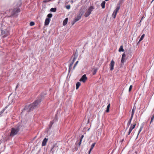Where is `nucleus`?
I'll return each instance as SVG.
<instances>
[{"label":"nucleus","mask_w":154,"mask_h":154,"mask_svg":"<svg viewBox=\"0 0 154 154\" xmlns=\"http://www.w3.org/2000/svg\"><path fill=\"white\" fill-rule=\"evenodd\" d=\"M45 95V93H42L38 99L34 101L32 103L29 105H26L23 109V111H26L27 112H29L32 110L36 108L41 102L42 99L44 98Z\"/></svg>","instance_id":"obj_1"},{"label":"nucleus","mask_w":154,"mask_h":154,"mask_svg":"<svg viewBox=\"0 0 154 154\" xmlns=\"http://www.w3.org/2000/svg\"><path fill=\"white\" fill-rule=\"evenodd\" d=\"M23 128L24 126L22 123H18L15 127L11 128L10 136L11 137L14 136L17 134L19 132L23 131Z\"/></svg>","instance_id":"obj_2"},{"label":"nucleus","mask_w":154,"mask_h":154,"mask_svg":"<svg viewBox=\"0 0 154 154\" xmlns=\"http://www.w3.org/2000/svg\"><path fill=\"white\" fill-rule=\"evenodd\" d=\"M20 5H19L17 4L13 9L10 10L9 14L10 17H17L18 13L20 11V10L19 8Z\"/></svg>","instance_id":"obj_3"},{"label":"nucleus","mask_w":154,"mask_h":154,"mask_svg":"<svg viewBox=\"0 0 154 154\" xmlns=\"http://www.w3.org/2000/svg\"><path fill=\"white\" fill-rule=\"evenodd\" d=\"M94 9V6H91L88 9V10L85 13L84 16L85 17H88L91 13L92 11Z\"/></svg>","instance_id":"obj_4"},{"label":"nucleus","mask_w":154,"mask_h":154,"mask_svg":"<svg viewBox=\"0 0 154 154\" xmlns=\"http://www.w3.org/2000/svg\"><path fill=\"white\" fill-rule=\"evenodd\" d=\"M9 34V31L7 29L2 30L1 35L2 36V37L4 38L7 37Z\"/></svg>","instance_id":"obj_5"},{"label":"nucleus","mask_w":154,"mask_h":154,"mask_svg":"<svg viewBox=\"0 0 154 154\" xmlns=\"http://www.w3.org/2000/svg\"><path fill=\"white\" fill-rule=\"evenodd\" d=\"M58 147V145L57 143L54 144L51 148L50 152L52 154H53L54 152Z\"/></svg>","instance_id":"obj_6"},{"label":"nucleus","mask_w":154,"mask_h":154,"mask_svg":"<svg viewBox=\"0 0 154 154\" xmlns=\"http://www.w3.org/2000/svg\"><path fill=\"white\" fill-rule=\"evenodd\" d=\"M81 18V17L77 14L74 20L72 22V25H73L76 22L80 20Z\"/></svg>","instance_id":"obj_7"},{"label":"nucleus","mask_w":154,"mask_h":154,"mask_svg":"<svg viewBox=\"0 0 154 154\" xmlns=\"http://www.w3.org/2000/svg\"><path fill=\"white\" fill-rule=\"evenodd\" d=\"M87 79V77L86 76V75L85 74H84L81 77L80 79L79 80V81L80 82H85L86 80Z\"/></svg>","instance_id":"obj_8"},{"label":"nucleus","mask_w":154,"mask_h":154,"mask_svg":"<svg viewBox=\"0 0 154 154\" xmlns=\"http://www.w3.org/2000/svg\"><path fill=\"white\" fill-rule=\"evenodd\" d=\"M115 64V62L113 60H112L110 63V70L111 71L112 70L114 69V66Z\"/></svg>","instance_id":"obj_9"},{"label":"nucleus","mask_w":154,"mask_h":154,"mask_svg":"<svg viewBox=\"0 0 154 154\" xmlns=\"http://www.w3.org/2000/svg\"><path fill=\"white\" fill-rule=\"evenodd\" d=\"M136 125V124L131 125V126L129 129L128 135H129L130 134L131 132L132 131V130L135 128Z\"/></svg>","instance_id":"obj_10"},{"label":"nucleus","mask_w":154,"mask_h":154,"mask_svg":"<svg viewBox=\"0 0 154 154\" xmlns=\"http://www.w3.org/2000/svg\"><path fill=\"white\" fill-rule=\"evenodd\" d=\"M85 11L83 9L81 8L79 12V13L77 14L82 17V16L84 14Z\"/></svg>","instance_id":"obj_11"},{"label":"nucleus","mask_w":154,"mask_h":154,"mask_svg":"<svg viewBox=\"0 0 154 154\" xmlns=\"http://www.w3.org/2000/svg\"><path fill=\"white\" fill-rule=\"evenodd\" d=\"M50 20V19L49 18H46V19L45 22V26H47L49 24Z\"/></svg>","instance_id":"obj_12"},{"label":"nucleus","mask_w":154,"mask_h":154,"mask_svg":"<svg viewBox=\"0 0 154 154\" xmlns=\"http://www.w3.org/2000/svg\"><path fill=\"white\" fill-rule=\"evenodd\" d=\"M47 138H45L44 139L42 142V146H44L46 144V143L48 141Z\"/></svg>","instance_id":"obj_13"},{"label":"nucleus","mask_w":154,"mask_h":154,"mask_svg":"<svg viewBox=\"0 0 154 154\" xmlns=\"http://www.w3.org/2000/svg\"><path fill=\"white\" fill-rule=\"evenodd\" d=\"M73 59L72 60V61H73V62H74L75 60H76V59H77V57H78V53H76V52H75V53L73 54Z\"/></svg>","instance_id":"obj_14"},{"label":"nucleus","mask_w":154,"mask_h":154,"mask_svg":"<svg viewBox=\"0 0 154 154\" xmlns=\"http://www.w3.org/2000/svg\"><path fill=\"white\" fill-rule=\"evenodd\" d=\"M120 3H119L117 4V6L116 7V9L115 11V12H116V13H117V12L119 10V9L120 8Z\"/></svg>","instance_id":"obj_15"},{"label":"nucleus","mask_w":154,"mask_h":154,"mask_svg":"<svg viewBox=\"0 0 154 154\" xmlns=\"http://www.w3.org/2000/svg\"><path fill=\"white\" fill-rule=\"evenodd\" d=\"M133 119V118L132 117H131L129 121L128 122L127 125V129L128 128L129 125L131 124V122L132 121V120Z\"/></svg>","instance_id":"obj_16"},{"label":"nucleus","mask_w":154,"mask_h":154,"mask_svg":"<svg viewBox=\"0 0 154 154\" xmlns=\"http://www.w3.org/2000/svg\"><path fill=\"white\" fill-rule=\"evenodd\" d=\"M74 62L72 61V62H71L69 64V71H68L69 72H70V69H71V68H72V66L73 63H74Z\"/></svg>","instance_id":"obj_17"},{"label":"nucleus","mask_w":154,"mask_h":154,"mask_svg":"<svg viewBox=\"0 0 154 154\" xmlns=\"http://www.w3.org/2000/svg\"><path fill=\"white\" fill-rule=\"evenodd\" d=\"M105 2L104 1H103L101 4V6L102 8H105Z\"/></svg>","instance_id":"obj_18"},{"label":"nucleus","mask_w":154,"mask_h":154,"mask_svg":"<svg viewBox=\"0 0 154 154\" xmlns=\"http://www.w3.org/2000/svg\"><path fill=\"white\" fill-rule=\"evenodd\" d=\"M68 19L67 18H66L63 21V25L64 26L66 25L67 24V23L68 22Z\"/></svg>","instance_id":"obj_19"},{"label":"nucleus","mask_w":154,"mask_h":154,"mask_svg":"<svg viewBox=\"0 0 154 154\" xmlns=\"http://www.w3.org/2000/svg\"><path fill=\"white\" fill-rule=\"evenodd\" d=\"M110 103H109L107 107H106V112H109V108L110 107Z\"/></svg>","instance_id":"obj_20"},{"label":"nucleus","mask_w":154,"mask_h":154,"mask_svg":"<svg viewBox=\"0 0 154 154\" xmlns=\"http://www.w3.org/2000/svg\"><path fill=\"white\" fill-rule=\"evenodd\" d=\"M119 52H123L124 51V50L123 48V46L122 45H121L119 50Z\"/></svg>","instance_id":"obj_21"},{"label":"nucleus","mask_w":154,"mask_h":154,"mask_svg":"<svg viewBox=\"0 0 154 154\" xmlns=\"http://www.w3.org/2000/svg\"><path fill=\"white\" fill-rule=\"evenodd\" d=\"M81 85V83L79 82H78L76 83V89H77Z\"/></svg>","instance_id":"obj_22"},{"label":"nucleus","mask_w":154,"mask_h":154,"mask_svg":"<svg viewBox=\"0 0 154 154\" xmlns=\"http://www.w3.org/2000/svg\"><path fill=\"white\" fill-rule=\"evenodd\" d=\"M135 109H134V107L132 110V111L131 116V117H132V118H133V116L134 115V113L135 112Z\"/></svg>","instance_id":"obj_23"},{"label":"nucleus","mask_w":154,"mask_h":154,"mask_svg":"<svg viewBox=\"0 0 154 154\" xmlns=\"http://www.w3.org/2000/svg\"><path fill=\"white\" fill-rule=\"evenodd\" d=\"M143 128V125H142L141 126H140V128L139 130V131L138 132V134H137V138H136V139H137L138 137V136L139 134H140V132L141 131H142V129Z\"/></svg>","instance_id":"obj_24"},{"label":"nucleus","mask_w":154,"mask_h":154,"mask_svg":"<svg viewBox=\"0 0 154 154\" xmlns=\"http://www.w3.org/2000/svg\"><path fill=\"white\" fill-rule=\"evenodd\" d=\"M8 106H6L0 112V115L2 113L4 112L5 109L8 108Z\"/></svg>","instance_id":"obj_25"},{"label":"nucleus","mask_w":154,"mask_h":154,"mask_svg":"<svg viewBox=\"0 0 154 154\" xmlns=\"http://www.w3.org/2000/svg\"><path fill=\"white\" fill-rule=\"evenodd\" d=\"M117 13L115 12V11H114L112 14V17L114 19L115 18Z\"/></svg>","instance_id":"obj_26"},{"label":"nucleus","mask_w":154,"mask_h":154,"mask_svg":"<svg viewBox=\"0 0 154 154\" xmlns=\"http://www.w3.org/2000/svg\"><path fill=\"white\" fill-rule=\"evenodd\" d=\"M144 36H145L144 34H143L141 35V37L140 38L139 40L138 43L140 42V41H141L143 39V38H144Z\"/></svg>","instance_id":"obj_27"},{"label":"nucleus","mask_w":154,"mask_h":154,"mask_svg":"<svg viewBox=\"0 0 154 154\" xmlns=\"http://www.w3.org/2000/svg\"><path fill=\"white\" fill-rule=\"evenodd\" d=\"M57 9L56 8H51L50 9V11L53 12H55L56 11Z\"/></svg>","instance_id":"obj_28"},{"label":"nucleus","mask_w":154,"mask_h":154,"mask_svg":"<svg viewBox=\"0 0 154 154\" xmlns=\"http://www.w3.org/2000/svg\"><path fill=\"white\" fill-rule=\"evenodd\" d=\"M95 144H96L95 143H93L92 144L91 146V148L90 149V151H91L93 149L94 147V146L95 145Z\"/></svg>","instance_id":"obj_29"},{"label":"nucleus","mask_w":154,"mask_h":154,"mask_svg":"<svg viewBox=\"0 0 154 154\" xmlns=\"http://www.w3.org/2000/svg\"><path fill=\"white\" fill-rule=\"evenodd\" d=\"M53 15L51 13H49L47 15V17L48 18H50L52 17Z\"/></svg>","instance_id":"obj_30"},{"label":"nucleus","mask_w":154,"mask_h":154,"mask_svg":"<svg viewBox=\"0 0 154 154\" xmlns=\"http://www.w3.org/2000/svg\"><path fill=\"white\" fill-rule=\"evenodd\" d=\"M54 123V122H52V121H51L50 122V124L49 125V129H51V127H52V125Z\"/></svg>","instance_id":"obj_31"},{"label":"nucleus","mask_w":154,"mask_h":154,"mask_svg":"<svg viewBox=\"0 0 154 154\" xmlns=\"http://www.w3.org/2000/svg\"><path fill=\"white\" fill-rule=\"evenodd\" d=\"M125 62V58H122L121 60V62L122 63H123Z\"/></svg>","instance_id":"obj_32"},{"label":"nucleus","mask_w":154,"mask_h":154,"mask_svg":"<svg viewBox=\"0 0 154 154\" xmlns=\"http://www.w3.org/2000/svg\"><path fill=\"white\" fill-rule=\"evenodd\" d=\"M154 119V114L152 116L151 118V120L150 122V124L151 123V122L153 121V119Z\"/></svg>","instance_id":"obj_33"},{"label":"nucleus","mask_w":154,"mask_h":154,"mask_svg":"<svg viewBox=\"0 0 154 154\" xmlns=\"http://www.w3.org/2000/svg\"><path fill=\"white\" fill-rule=\"evenodd\" d=\"M29 25L30 26H33L35 25V23L34 22H31Z\"/></svg>","instance_id":"obj_34"},{"label":"nucleus","mask_w":154,"mask_h":154,"mask_svg":"<svg viewBox=\"0 0 154 154\" xmlns=\"http://www.w3.org/2000/svg\"><path fill=\"white\" fill-rule=\"evenodd\" d=\"M78 62H79L78 61H77L75 63V64L74 65V66L73 67V69H75V67L76 66L77 64H78Z\"/></svg>","instance_id":"obj_35"},{"label":"nucleus","mask_w":154,"mask_h":154,"mask_svg":"<svg viewBox=\"0 0 154 154\" xmlns=\"http://www.w3.org/2000/svg\"><path fill=\"white\" fill-rule=\"evenodd\" d=\"M66 8L67 9H69L70 8V6L69 5H67L66 6Z\"/></svg>","instance_id":"obj_36"},{"label":"nucleus","mask_w":154,"mask_h":154,"mask_svg":"<svg viewBox=\"0 0 154 154\" xmlns=\"http://www.w3.org/2000/svg\"><path fill=\"white\" fill-rule=\"evenodd\" d=\"M132 85H131L130 86L129 89V92H130L131 91V89H132Z\"/></svg>","instance_id":"obj_37"},{"label":"nucleus","mask_w":154,"mask_h":154,"mask_svg":"<svg viewBox=\"0 0 154 154\" xmlns=\"http://www.w3.org/2000/svg\"><path fill=\"white\" fill-rule=\"evenodd\" d=\"M84 137V135H82L79 139L80 140L82 141V140L83 138Z\"/></svg>","instance_id":"obj_38"},{"label":"nucleus","mask_w":154,"mask_h":154,"mask_svg":"<svg viewBox=\"0 0 154 154\" xmlns=\"http://www.w3.org/2000/svg\"><path fill=\"white\" fill-rule=\"evenodd\" d=\"M126 56V55L125 53H124L122 54V58H125Z\"/></svg>","instance_id":"obj_39"},{"label":"nucleus","mask_w":154,"mask_h":154,"mask_svg":"<svg viewBox=\"0 0 154 154\" xmlns=\"http://www.w3.org/2000/svg\"><path fill=\"white\" fill-rule=\"evenodd\" d=\"M97 71V69H94V72H93V74L94 75L96 74V72Z\"/></svg>","instance_id":"obj_40"},{"label":"nucleus","mask_w":154,"mask_h":154,"mask_svg":"<svg viewBox=\"0 0 154 154\" xmlns=\"http://www.w3.org/2000/svg\"><path fill=\"white\" fill-rule=\"evenodd\" d=\"M124 0H119V3H122L123 2Z\"/></svg>","instance_id":"obj_41"},{"label":"nucleus","mask_w":154,"mask_h":154,"mask_svg":"<svg viewBox=\"0 0 154 154\" xmlns=\"http://www.w3.org/2000/svg\"><path fill=\"white\" fill-rule=\"evenodd\" d=\"M82 141L80 140L79 142V143H78L79 147L80 146V145Z\"/></svg>","instance_id":"obj_42"},{"label":"nucleus","mask_w":154,"mask_h":154,"mask_svg":"<svg viewBox=\"0 0 154 154\" xmlns=\"http://www.w3.org/2000/svg\"><path fill=\"white\" fill-rule=\"evenodd\" d=\"M78 149V148H75L73 149V151H77Z\"/></svg>","instance_id":"obj_43"},{"label":"nucleus","mask_w":154,"mask_h":154,"mask_svg":"<svg viewBox=\"0 0 154 154\" xmlns=\"http://www.w3.org/2000/svg\"><path fill=\"white\" fill-rule=\"evenodd\" d=\"M91 151H90V149L88 151V154H90Z\"/></svg>","instance_id":"obj_44"},{"label":"nucleus","mask_w":154,"mask_h":154,"mask_svg":"<svg viewBox=\"0 0 154 154\" xmlns=\"http://www.w3.org/2000/svg\"><path fill=\"white\" fill-rule=\"evenodd\" d=\"M18 87V85H17L16 87V89Z\"/></svg>","instance_id":"obj_45"},{"label":"nucleus","mask_w":154,"mask_h":154,"mask_svg":"<svg viewBox=\"0 0 154 154\" xmlns=\"http://www.w3.org/2000/svg\"><path fill=\"white\" fill-rule=\"evenodd\" d=\"M105 1H108L109 0H105Z\"/></svg>","instance_id":"obj_46"}]
</instances>
